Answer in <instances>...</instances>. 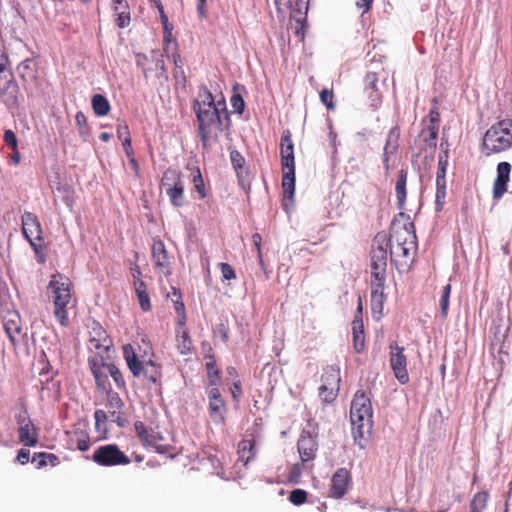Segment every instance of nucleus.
<instances>
[{
    "label": "nucleus",
    "instance_id": "obj_1",
    "mask_svg": "<svg viewBox=\"0 0 512 512\" xmlns=\"http://www.w3.org/2000/svg\"><path fill=\"white\" fill-rule=\"evenodd\" d=\"M200 97L201 101L196 100L193 108L198 121L202 147L209 150L211 143L217 141L219 134L223 131V118L228 123L230 118L224 100L215 102L212 93L206 89Z\"/></svg>",
    "mask_w": 512,
    "mask_h": 512
},
{
    "label": "nucleus",
    "instance_id": "obj_2",
    "mask_svg": "<svg viewBox=\"0 0 512 512\" xmlns=\"http://www.w3.org/2000/svg\"><path fill=\"white\" fill-rule=\"evenodd\" d=\"M399 217L406 218L404 223H400L396 219L391 226L390 238V254L391 261L396 265L409 266L413 261L417 251V237L415 233L414 223L410 221L409 216L403 212L399 213Z\"/></svg>",
    "mask_w": 512,
    "mask_h": 512
},
{
    "label": "nucleus",
    "instance_id": "obj_3",
    "mask_svg": "<svg viewBox=\"0 0 512 512\" xmlns=\"http://www.w3.org/2000/svg\"><path fill=\"white\" fill-rule=\"evenodd\" d=\"M372 414L370 399L363 391H357L351 402L350 420L354 441L361 449L366 447L371 434Z\"/></svg>",
    "mask_w": 512,
    "mask_h": 512
},
{
    "label": "nucleus",
    "instance_id": "obj_4",
    "mask_svg": "<svg viewBox=\"0 0 512 512\" xmlns=\"http://www.w3.org/2000/svg\"><path fill=\"white\" fill-rule=\"evenodd\" d=\"M512 148V119H502L492 124L484 133L481 152L490 157Z\"/></svg>",
    "mask_w": 512,
    "mask_h": 512
},
{
    "label": "nucleus",
    "instance_id": "obj_5",
    "mask_svg": "<svg viewBox=\"0 0 512 512\" xmlns=\"http://www.w3.org/2000/svg\"><path fill=\"white\" fill-rule=\"evenodd\" d=\"M282 189L285 199L292 200L295 193V156L290 130H284L280 139Z\"/></svg>",
    "mask_w": 512,
    "mask_h": 512
},
{
    "label": "nucleus",
    "instance_id": "obj_6",
    "mask_svg": "<svg viewBox=\"0 0 512 512\" xmlns=\"http://www.w3.org/2000/svg\"><path fill=\"white\" fill-rule=\"evenodd\" d=\"M72 282L69 277L56 273L51 276L48 289L54 304V315L58 322L66 327L69 324L67 306L71 302Z\"/></svg>",
    "mask_w": 512,
    "mask_h": 512
},
{
    "label": "nucleus",
    "instance_id": "obj_7",
    "mask_svg": "<svg viewBox=\"0 0 512 512\" xmlns=\"http://www.w3.org/2000/svg\"><path fill=\"white\" fill-rule=\"evenodd\" d=\"M22 233L28 240L39 264L47 259V245L44 242L43 230L38 217L32 212H24L21 217Z\"/></svg>",
    "mask_w": 512,
    "mask_h": 512
},
{
    "label": "nucleus",
    "instance_id": "obj_8",
    "mask_svg": "<svg viewBox=\"0 0 512 512\" xmlns=\"http://www.w3.org/2000/svg\"><path fill=\"white\" fill-rule=\"evenodd\" d=\"M387 268L370 265L371 310L373 317L379 319L383 314L386 295L384 287Z\"/></svg>",
    "mask_w": 512,
    "mask_h": 512
},
{
    "label": "nucleus",
    "instance_id": "obj_9",
    "mask_svg": "<svg viewBox=\"0 0 512 512\" xmlns=\"http://www.w3.org/2000/svg\"><path fill=\"white\" fill-rule=\"evenodd\" d=\"M161 186L165 189L172 206L178 208L184 205V181L179 170L175 168L166 169L161 178Z\"/></svg>",
    "mask_w": 512,
    "mask_h": 512
},
{
    "label": "nucleus",
    "instance_id": "obj_10",
    "mask_svg": "<svg viewBox=\"0 0 512 512\" xmlns=\"http://www.w3.org/2000/svg\"><path fill=\"white\" fill-rule=\"evenodd\" d=\"M92 460L103 467H112L120 465H128L131 460L116 444H106L98 447L93 455Z\"/></svg>",
    "mask_w": 512,
    "mask_h": 512
},
{
    "label": "nucleus",
    "instance_id": "obj_11",
    "mask_svg": "<svg viewBox=\"0 0 512 512\" xmlns=\"http://www.w3.org/2000/svg\"><path fill=\"white\" fill-rule=\"evenodd\" d=\"M88 348L95 355L107 356L113 345L111 338L106 330L98 323L93 321L88 326Z\"/></svg>",
    "mask_w": 512,
    "mask_h": 512
},
{
    "label": "nucleus",
    "instance_id": "obj_12",
    "mask_svg": "<svg viewBox=\"0 0 512 512\" xmlns=\"http://www.w3.org/2000/svg\"><path fill=\"white\" fill-rule=\"evenodd\" d=\"M151 257L154 268L160 276L169 277L172 274L174 257L170 255L162 240H153L151 246Z\"/></svg>",
    "mask_w": 512,
    "mask_h": 512
},
{
    "label": "nucleus",
    "instance_id": "obj_13",
    "mask_svg": "<svg viewBox=\"0 0 512 512\" xmlns=\"http://www.w3.org/2000/svg\"><path fill=\"white\" fill-rule=\"evenodd\" d=\"M134 429L142 446L145 448H153L159 454L167 453L168 447L160 444L163 437L158 432L148 428L142 421H136L134 423Z\"/></svg>",
    "mask_w": 512,
    "mask_h": 512
},
{
    "label": "nucleus",
    "instance_id": "obj_14",
    "mask_svg": "<svg viewBox=\"0 0 512 512\" xmlns=\"http://www.w3.org/2000/svg\"><path fill=\"white\" fill-rule=\"evenodd\" d=\"M208 397V414L215 424H223L226 420V403L222 398L219 386H210L206 391Z\"/></svg>",
    "mask_w": 512,
    "mask_h": 512
},
{
    "label": "nucleus",
    "instance_id": "obj_15",
    "mask_svg": "<svg viewBox=\"0 0 512 512\" xmlns=\"http://www.w3.org/2000/svg\"><path fill=\"white\" fill-rule=\"evenodd\" d=\"M390 366L396 379L401 384H406L409 381L407 371V357L404 354V347L396 343L390 344Z\"/></svg>",
    "mask_w": 512,
    "mask_h": 512
},
{
    "label": "nucleus",
    "instance_id": "obj_16",
    "mask_svg": "<svg viewBox=\"0 0 512 512\" xmlns=\"http://www.w3.org/2000/svg\"><path fill=\"white\" fill-rule=\"evenodd\" d=\"M107 356H93L88 359V364L95 378L98 389L106 391L111 389L108 376L110 375V365L105 359Z\"/></svg>",
    "mask_w": 512,
    "mask_h": 512
},
{
    "label": "nucleus",
    "instance_id": "obj_17",
    "mask_svg": "<svg viewBox=\"0 0 512 512\" xmlns=\"http://www.w3.org/2000/svg\"><path fill=\"white\" fill-rule=\"evenodd\" d=\"M2 322L4 331L11 344L16 346L20 337L24 336L19 312L7 308L5 314L2 315Z\"/></svg>",
    "mask_w": 512,
    "mask_h": 512
},
{
    "label": "nucleus",
    "instance_id": "obj_18",
    "mask_svg": "<svg viewBox=\"0 0 512 512\" xmlns=\"http://www.w3.org/2000/svg\"><path fill=\"white\" fill-rule=\"evenodd\" d=\"M19 88L14 80L13 73L0 74V99L8 106H15L18 102Z\"/></svg>",
    "mask_w": 512,
    "mask_h": 512
},
{
    "label": "nucleus",
    "instance_id": "obj_19",
    "mask_svg": "<svg viewBox=\"0 0 512 512\" xmlns=\"http://www.w3.org/2000/svg\"><path fill=\"white\" fill-rule=\"evenodd\" d=\"M351 484V474L346 468H339L332 475L329 497L341 499L347 493Z\"/></svg>",
    "mask_w": 512,
    "mask_h": 512
},
{
    "label": "nucleus",
    "instance_id": "obj_20",
    "mask_svg": "<svg viewBox=\"0 0 512 512\" xmlns=\"http://www.w3.org/2000/svg\"><path fill=\"white\" fill-rule=\"evenodd\" d=\"M511 169V164L506 161L498 163L496 168L497 175L494 179L492 188V196L494 200H500L507 192Z\"/></svg>",
    "mask_w": 512,
    "mask_h": 512
},
{
    "label": "nucleus",
    "instance_id": "obj_21",
    "mask_svg": "<svg viewBox=\"0 0 512 512\" xmlns=\"http://www.w3.org/2000/svg\"><path fill=\"white\" fill-rule=\"evenodd\" d=\"M107 392V403L106 407L108 409V413L113 422H115L119 427H125L128 423L126 417L122 413V408L124 407V402L120 398L117 392L112 391L111 389L106 390Z\"/></svg>",
    "mask_w": 512,
    "mask_h": 512
},
{
    "label": "nucleus",
    "instance_id": "obj_22",
    "mask_svg": "<svg viewBox=\"0 0 512 512\" xmlns=\"http://www.w3.org/2000/svg\"><path fill=\"white\" fill-rule=\"evenodd\" d=\"M152 67L143 68V74L145 78H149L152 72H154V78L156 84L163 87L168 82V73L165 67L164 55L158 51H153L151 54Z\"/></svg>",
    "mask_w": 512,
    "mask_h": 512
},
{
    "label": "nucleus",
    "instance_id": "obj_23",
    "mask_svg": "<svg viewBox=\"0 0 512 512\" xmlns=\"http://www.w3.org/2000/svg\"><path fill=\"white\" fill-rule=\"evenodd\" d=\"M297 448L303 463L313 460L318 451L316 437L309 431L303 430L298 439Z\"/></svg>",
    "mask_w": 512,
    "mask_h": 512
},
{
    "label": "nucleus",
    "instance_id": "obj_24",
    "mask_svg": "<svg viewBox=\"0 0 512 512\" xmlns=\"http://www.w3.org/2000/svg\"><path fill=\"white\" fill-rule=\"evenodd\" d=\"M115 23L119 28H126L131 22V11L127 0H112Z\"/></svg>",
    "mask_w": 512,
    "mask_h": 512
},
{
    "label": "nucleus",
    "instance_id": "obj_25",
    "mask_svg": "<svg viewBox=\"0 0 512 512\" xmlns=\"http://www.w3.org/2000/svg\"><path fill=\"white\" fill-rule=\"evenodd\" d=\"M321 381L323 385L328 386L330 390V395L333 396L334 393L339 392V385L341 381L340 377V368L337 365H329L323 369V373L321 376Z\"/></svg>",
    "mask_w": 512,
    "mask_h": 512
},
{
    "label": "nucleus",
    "instance_id": "obj_26",
    "mask_svg": "<svg viewBox=\"0 0 512 512\" xmlns=\"http://www.w3.org/2000/svg\"><path fill=\"white\" fill-rule=\"evenodd\" d=\"M389 244L384 239L382 243L375 240L370 252V265L387 268Z\"/></svg>",
    "mask_w": 512,
    "mask_h": 512
},
{
    "label": "nucleus",
    "instance_id": "obj_27",
    "mask_svg": "<svg viewBox=\"0 0 512 512\" xmlns=\"http://www.w3.org/2000/svg\"><path fill=\"white\" fill-rule=\"evenodd\" d=\"M399 137H400L399 127L395 126V127L391 128L388 133L387 139H386V143L384 146V153H383V164H384V168H385L386 172H388L390 170L389 155L395 153L398 149Z\"/></svg>",
    "mask_w": 512,
    "mask_h": 512
},
{
    "label": "nucleus",
    "instance_id": "obj_28",
    "mask_svg": "<svg viewBox=\"0 0 512 512\" xmlns=\"http://www.w3.org/2000/svg\"><path fill=\"white\" fill-rule=\"evenodd\" d=\"M365 91L371 100V105L377 108L382 100V95L378 90V77L375 72H368L364 78Z\"/></svg>",
    "mask_w": 512,
    "mask_h": 512
},
{
    "label": "nucleus",
    "instance_id": "obj_29",
    "mask_svg": "<svg viewBox=\"0 0 512 512\" xmlns=\"http://www.w3.org/2000/svg\"><path fill=\"white\" fill-rule=\"evenodd\" d=\"M19 442L27 447H35L38 443V429L33 422L18 427Z\"/></svg>",
    "mask_w": 512,
    "mask_h": 512
},
{
    "label": "nucleus",
    "instance_id": "obj_30",
    "mask_svg": "<svg viewBox=\"0 0 512 512\" xmlns=\"http://www.w3.org/2000/svg\"><path fill=\"white\" fill-rule=\"evenodd\" d=\"M237 453L239 456V460L243 462V464L246 466L250 461H252L256 457L257 450L255 439H242L238 443Z\"/></svg>",
    "mask_w": 512,
    "mask_h": 512
},
{
    "label": "nucleus",
    "instance_id": "obj_31",
    "mask_svg": "<svg viewBox=\"0 0 512 512\" xmlns=\"http://www.w3.org/2000/svg\"><path fill=\"white\" fill-rule=\"evenodd\" d=\"M407 176L408 172L405 169H401L398 172V177L395 185V193L397 198V206L399 210L405 209L406 197H407Z\"/></svg>",
    "mask_w": 512,
    "mask_h": 512
},
{
    "label": "nucleus",
    "instance_id": "obj_32",
    "mask_svg": "<svg viewBox=\"0 0 512 512\" xmlns=\"http://www.w3.org/2000/svg\"><path fill=\"white\" fill-rule=\"evenodd\" d=\"M419 138L420 141L423 143L421 145V150L436 148L438 138V126L427 125V127L421 130Z\"/></svg>",
    "mask_w": 512,
    "mask_h": 512
},
{
    "label": "nucleus",
    "instance_id": "obj_33",
    "mask_svg": "<svg viewBox=\"0 0 512 512\" xmlns=\"http://www.w3.org/2000/svg\"><path fill=\"white\" fill-rule=\"evenodd\" d=\"M230 160L237 174V177L239 178V181L243 182L244 179L248 176V169L245 166V158L239 151L232 150L230 151Z\"/></svg>",
    "mask_w": 512,
    "mask_h": 512
},
{
    "label": "nucleus",
    "instance_id": "obj_34",
    "mask_svg": "<svg viewBox=\"0 0 512 512\" xmlns=\"http://www.w3.org/2000/svg\"><path fill=\"white\" fill-rule=\"evenodd\" d=\"M206 370L209 386H219L221 384L220 371L217 368L216 360L214 355H205Z\"/></svg>",
    "mask_w": 512,
    "mask_h": 512
},
{
    "label": "nucleus",
    "instance_id": "obj_35",
    "mask_svg": "<svg viewBox=\"0 0 512 512\" xmlns=\"http://www.w3.org/2000/svg\"><path fill=\"white\" fill-rule=\"evenodd\" d=\"M125 359L127 365L135 377H138L142 373L144 364H142L135 353L133 352L130 345L124 347Z\"/></svg>",
    "mask_w": 512,
    "mask_h": 512
},
{
    "label": "nucleus",
    "instance_id": "obj_36",
    "mask_svg": "<svg viewBox=\"0 0 512 512\" xmlns=\"http://www.w3.org/2000/svg\"><path fill=\"white\" fill-rule=\"evenodd\" d=\"M92 108L97 116H106L111 109L107 98L101 94H95L91 100Z\"/></svg>",
    "mask_w": 512,
    "mask_h": 512
},
{
    "label": "nucleus",
    "instance_id": "obj_37",
    "mask_svg": "<svg viewBox=\"0 0 512 512\" xmlns=\"http://www.w3.org/2000/svg\"><path fill=\"white\" fill-rule=\"evenodd\" d=\"M32 462L37 463V468L45 467L48 464L56 466L59 463V458L53 453L38 452L34 453Z\"/></svg>",
    "mask_w": 512,
    "mask_h": 512
},
{
    "label": "nucleus",
    "instance_id": "obj_38",
    "mask_svg": "<svg viewBox=\"0 0 512 512\" xmlns=\"http://www.w3.org/2000/svg\"><path fill=\"white\" fill-rule=\"evenodd\" d=\"M145 378L152 383H156L161 378V368L152 361H147L142 369Z\"/></svg>",
    "mask_w": 512,
    "mask_h": 512
},
{
    "label": "nucleus",
    "instance_id": "obj_39",
    "mask_svg": "<svg viewBox=\"0 0 512 512\" xmlns=\"http://www.w3.org/2000/svg\"><path fill=\"white\" fill-rule=\"evenodd\" d=\"M309 6V0H295L294 4L290 1V6L285 7L286 9H290V17H297L300 15V18L307 17Z\"/></svg>",
    "mask_w": 512,
    "mask_h": 512
},
{
    "label": "nucleus",
    "instance_id": "obj_40",
    "mask_svg": "<svg viewBox=\"0 0 512 512\" xmlns=\"http://www.w3.org/2000/svg\"><path fill=\"white\" fill-rule=\"evenodd\" d=\"M488 497L487 492L476 493L470 502L469 512H483L487 506Z\"/></svg>",
    "mask_w": 512,
    "mask_h": 512
},
{
    "label": "nucleus",
    "instance_id": "obj_41",
    "mask_svg": "<svg viewBox=\"0 0 512 512\" xmlns=\"http://www.w3.org/2000/svg\"><path fill=\"white\" fill-rule=\"evenodd\" d=\"M446 195V180L436 182L435 210L437 212L443 210L446 202Z\"/></svg>",
    "mask_w": 512,
    "mask_h": 512
},
{
    "label": "nucleus",
    "instance_id": "obj_42",
    "mask_svg": "<svg viewBox=\"0 0 512 512\" xmlns=\"http://www.w3.org/2000/svg\"><path fill=\"white\" fill-rule=\"evenodd\" d=\"M450 294H451V284L448 283L443 287L441 296L439 299L440 312H441L442 318H444V319L448 315Z\"/></svg>",
    "mask_w": 512,
    "mask_h": 512
},
{
    "label": "nucleus",
    "instance_id": "obj_43",
    "mask_svg": "<svg viewBox=\"0 0 512 512\" xmlns=\"http://www.w3.org/2000/svg\"><path fill=\"white\" fill-rule=\"evenodd\" d=\"M192 183H193L195 190L199 194V197L201 199H204L207 196V192H206V188H205V184H204V180H203L201 171L198 167H196L193 170Z\"/></svg>",
    "mask_w": 512,
    "mask_h": 512
},
{
    "label": "nucleus",
    "instance_id": "obj_44",
    "mask_svg": "<svg viewBox=\"0 0 512 512\" xmlns=\"http://www.w3.org/2000/svg\"><path fill=\"white\" fill-rule=\"evenodd\" d=\"M252 242L257 250V258H258L259 266L261 267L262 271L266 274V277L268 278L269 275H268L267 268H266V265H265V262L263 259L262 248H261L262 236L259 233H254L252 235Z\"/></svg>",
    "mask_w": 512,
    "mask_h": 512
},
{
    "label": "nucleus",
    "instance_id": "obj_45",
    "mask_svg": "<svg viewBox=\"0 0 512 512\" xmlns=\"http://www.w3.org/2000/svg\"><path fill=\"white\" fill-rule=\"evenodd\" d=\"M76 436V443H77V449L85 452L90 448V436L89 434L84 431H75Z\"/></svg>",
    "mask_w": 512,
    "mask_h": 512
},
{
    "label": "nucleus",
    "instance_id": "obj_46",
    "mask_svg": "<svg viewBox=\"0 0 512 512\" xmlns=\"http://www.w3.org/2000/svg\"><path fill=\"white\" fill-rule=\"evenodd\" d=\"M178 348L180 349L182 354H186L191 350V339L186 330H183L181 333L177 335Z\"/></svg>",
    "mask_w": 512,
    "mask_h": 512
},
{
    "label": "nucleus",
    "instance_id": "obj_47",
    "mask_svg": "<svg viewBox=\"0 0 512 512\" xmlns=\"http://www.w3.org/2000/svg\"><path fill=\"white\" fill-rule=\"evenodd\" d=\"M320 100L328 110L335 109L334 93L332 89H322V91L320 92Z\"/></svg>",
    "mask_w": 512,
    "mask_h": 512
},
{
    "label": "nucleus",
    "instance_id": "obj_48",
    "mask_svg": "<svg viewBox=\"0 0 512 512\" xmlns=\"http://www.w3.org/2000/svg\"><path fill=\"white\" fill-rule=\"evenodd\" d=\"M174 309L177 314V323L180 327H184L186 324V313H185V305L182 299L174 300Z\"/></svg>",
    "mask_w": 512,
    "mask_h": 512
},
{
    "label": "nucleus",
    "instance_id": "obj_49",
    "mask_svg": "<svg viewBox=\"0 0 512 512\" xmlns=\"http://www.w3.org/2000/svg\"><path fill=\"white\" fill-rule=\"evenodd\" d=\"M307 500V492L303 489H294L290 492L289 501L294 505H302Z\"/></svg>",
    "mask_w": 512,
    "mask_h": 512
},
{
    "label": "nucleus",
    "instance_id": "obj_50",
    "mask_svg": "<svg viewBox=\"0 0 512 512\" xmlns=\"http://www.w3.org/2000/svg\"><path fill=\"white\" fill-rule=\"evenodd\" d=\"M230 102L235 113L242 114L244 112L245 102L240 93L234 92Z\"/></svg>",
    "mask_w": 512,
    "mask_h": 512
},
{
    "label": "nucleus",
    "instance_id": "obj_51",
    "mask_svg": "<svg viewBox=\"0 0 512 512\" xmlns=\"http://www.w3.org/2000/svg\"><path fill=\"white\" fill-rule=\"evenodd\" d=\"M76 124L79 128V132L82 136H87L89 133V128L87 125V117L81 111L77 112L75 116Z\"/></svg>",
    "mask_w": 512,
    "mask_h": 512
},
{
    "label": "nucleus",
    "instance_id": "obj_52",
    "mask_svg": "<svg viewBox=\"0 0 512 512\" xmlns=\"http://www.w3.org/2000/svg\"><path fill=\"white\" fill-rule=\"evenodd\" d=\"M295 21L294 26V32L295 34L300 37L302 40L305 36V30H306V17L300 18V15L297 17H291Z\"/></svg>",
    "mask_w": 512,
    "mask_h": 512
},
{
    "label": "nucleus",
    "instance_id": "obj_53",
    "mask_svg": "<svg viewBox=\"0 0 512 512\" xmlns=\"http://www.w3.org/2000/svg\"><path fill=\"white\" fill-rule=\"evenodd\" d=\"M110 376L113 378L116 386L119 389L125 388V380L121 371L114 365H110Z\"/></svg>",
    "mask_w": 512,
    "mask_h": 512
},
{
    "label": "nucleus",
    "instance_id": "obj_54",
    "mask_svg": "<svg viewBox=\"0 0 512 512\" xmlns=\"http://www.w3.org/2000/svg\"><path fill=\"white\" fill-rule=\"evenodd\" d=\"M446 170H447V159L440 156L438 159L436 182L446 180Z\"/></svg>",
    "mask_w": 512,
    "mask_h": 512
},
{
    "label": "nucleus",
    "instance_id": "obj_55",
    "mask_svg": "<svg viewBox=\"0 0 512 512\" xmlns=\"http://www.w3.org/2000/svg\"><path fill=\"white\" fill-rule=\"evenodd\" d=\"M338 393H334L333 396L330 395L329 385L321 384L319 387V397L325 403H332L337 398Z\"/></svg>",
    "mask_w": 512,
    "mask_h": 512
},
{
    "label": "nucleus",
    "instance_id": "obj_56",
    "mask_svg": "<svg viewBox=\"0 0 512 512\" xmlns=\"http://www.w3.org/2000/svg\"><path fill=\"white\" fill-rule=\"evenodd\" d=\"M219 268L221 270L223 280H232L236 278V273L230 264L221 262L219 264Z\"/></svg>",
    "mask_w": 512,
    "mask_h": 512
},
{
    "label": "nucleus",
    "instance_id": "obj_57",
    "mask_svg": "<svg viewBox=\"0 0 512 512\" xmlns=\"http://www.w3.org/2000/svg\"><path fill=\"white\" fill-rule=\"evenodd\" d=\"M140 308L142 311L147 312L151 309L150 298L147 292L136 293Z\"/></svg>",
    "mask_w": 512,
    "mask_h": 512
},
{
    "label": "nucleus",
    "instance_id": "obj_58",
    "mask_svg": "<svg viewBox=\"0 0 512 512\" xmlns=\"http://www.w3.org/2000/svg\"><path fill=\"white\" fill-rule=\"evenodd\" d=\"M15 420H16L18 427L28 424V423L30 424L32 422L24 404L22 406V410L18 414L15 415Z\"/></svg>",
    "mask_w": 512,
    "mask_h": 512
},
{
    "label": "nucleus",
    "instance_id": "obj_59",
    "mask_svg": "<svg viewBox=\"0 0 512 512\" xmlns=\"http://www.w3.org/2000/svg\"><path fill=\"white\" fill-rule=\"evenodd\" d=\"M160 19H161V23H162L164 33H165V36H164L165 41H169V37L172 34V27L169 24L168 17L166 15L164 9H160Z\"/></svg>",
    "mask_w": 512,
    "mask_h": 512
},
{
    "label": "nucleus",
    "instance_id": "obj_60",
    "mask_svg": "<svg viewBox=\"0 0 512 512\" xmlns=\"http://www.w3.org/2000/svg\"><path fill=\"white\" fill-rule=\"evenodd\" d=\"M3 140L7 146L11 147L13 150L17 149L18 141L15 133L12 130H6L3 135Z\"/></svg>",
    "mask_w": 512,
    "mask_h": 512
},
{
    "label": "nucleus",
    "instance_id": "obj_61",
    "mask_svg": "<svg viewBox=\"0 0 512 512\" xmlns=\"http://www.w3.org/2000/svg\"><path fill=\"white\" fill-rule=\"evenodd\" d=\"M230 391H231V394H232V398L233 400L238 403L242 394H243V390H242V384H241V381L239 379L235 380L233 383H232V386L230 388Z\"/></svg>",
    "mask_w": 512,
    "mask_h": 512
},
{
    "label": "nucleus",
    "instance_id": "obj_62",
    "mask_svg": "<svg viewBox=\"0 0 512 512\" xmlns=\"http://www.w3.org/2000/svg\"><path fill=\"white\" fill-rule=\"evenodd\" d=\"M10 61L4 50L0 49V74L10 73Z\"/></svg>",
    "mask_w": 512,
    "mask_h": 512
},
{
    "label": "nucleus",
    "instance_id": "obj_63",
    "mask_svg": "<svg viewBox=\"0 0 512 512\" xmlns=\"http://www.w3.org/2000/svg\"><path fill=\"white\" fill-rule=\"evenodd\" d=\"M353 346L357 353L363 351L365 346V336L364 334L353 333Z\"/></svg>",
    "mask_w": 512,
    "mask_h": 512
},
{
    "label": "nucleus",
    "instance_id": "obj_64",
    "mask_svg": "<svg viewBox=\"0 0 512 512\" xmlns=\"http://www.w3.org/2000/svg\"><path fill=\"white\" fill-rule=\"evenodd\" d=\"M94 418H95V427L97 430H99L101 427V424L106 423V421L108 420V415L104 410L97 409L94 413Z\"/></svg>",
    "mask_w": 512,
    "mask_h": 512
}]
</instances>
